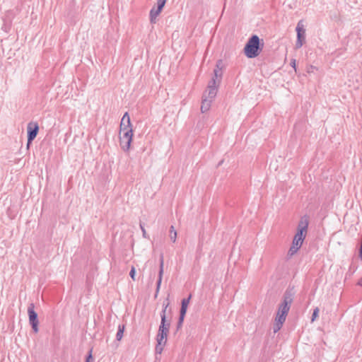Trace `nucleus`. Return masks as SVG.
Listing matches in <instances>:
<instances>
[{
	"label": "nucleus",
	"mask_w": 362,
	"mask_h": 362,
	"mask_svg": "<svg viewBox=\"0 0 362 362\" xmlns=\"http://www.w3.org/2000/svg\"><path fill=\"white\" fill-rule=\"evenodd\" d=\"M294 293L292 290L287 289L284 293L282 301L279 305L276 316L273 325L274 333L279 332L286 321L291 305L293 300Z\"/></svg>",
	"instance_id": "f257e3e1"
},
{
	"label": "nucleus",
	"mask_w": 362,
	"mask_h": 362,
	"mask_svg": "<svg viewBox=\"0 0 362 362\" xmlns=\"http://www.w3.org/2000/svg\"><path fill=\"white\" fill-rule=\"evenodd\" d=\"M264 46L263 39H259L257 35L250 36V58L259 55Z\"/></svg>",
	"instance_id": "f03ea898"
},
{
	"label": "nucleus",
	"mask_w": 362,
	"mask_h": 362,
	"mask_svg": "<svg viewBox=\"0 0 362 362\" xmlns=\"http://www.w3.org/2000/svg\"><path fill=\"white\" fill-rule=\"evenodd\" d=\"M309 225V217L307 215L302 216L298 223L297 231L294 235V238L304 241Z\"/></svg>",
	"instance_id": "7ed1b4c3"
},
{
	"label": "nucleus",
	"mask_w": 362,
	"mask_h": 362,
	"mask_svg": "<svg viewBox=\"0 0 362 362\" xmlns=\"http://www.w3.org/2000/svg\"><path fill=\"white\" fill-rule=\"evenodd\" d=\"M34 308V303H30L28 307V314L29 317V322L32 327L33 330L34 331L35 333H37L39 331V321L37 317V313L35 311Z\"/></svg>",
	"instance_id": "20e7f679"
},
{
	"label": "nucleus",
	"mask_w": 362,
	"mask_h": 362,
	"mask_svg": "<svg viewBox=\"0 0 362 362\" xmlns=\"http://www.w3.org/2000/svg\"><path fill=\"white\" fill-rule=\"evenodd\" d=\"M122 135L120 136V145L124 150H129L132 141L133 130L132 128L127 131L122 132Z\"/></svg>",
	"instance_id": "39448f33"
},
{
	"label": "nucleus",
	"mask_w": 362,
	"mask_h": 362,
	"mask_svg": "<svg viewBox=\"0 0 362 362\" xmlns=\"http://www.w3.org/2000/svg\"><path fill=\"white\" fill-rule=\"evenodd\" d=\"M296 30L297 32L296 47V48H300L305 41V30L303 28V25L302 24L301 21L298 23Z\"/></svg>",
	"instance_id": "423d86ee"
},
{
	"label": "nucleus",
	"mask_w": 362,
	"mask_h": 362,
	"mask_svg": "<svg viewBox=\"0 0 362 362\" xmlns=\"http://www.w3.org/2000/svg\"><path fill=\"white\" fill-rule=\"evenodd\" d=\"M28 146L35 139L39 131V126L37 122H30L28 124Z\"/></svg>",
	"instance_id": "0eeeda50"
},
{
	"label": "nucleus",
	"mask_w": 362,
	"mask_h": 362,
	"mask_svg": "<svg viewBox=\"0 0 362 362\" xmlns=\"http://www.w3.org/2000/svg\"><path fill=\"white\" fill-rule=\"evenodd\" d=\"M169 304H170L169 302H167L166 304L163 303L164 308L160 313L161 322H160V325H163V329H165L168 330L170 329V320H167V317H166L167 308L168 307Z\"/></svg>",
	"instance_id": "6e6552de"
},
{
	"label": "nucleus",
	"mask_w": 362,
	"mask_h": 362,
	"mask_svg": "<svg viewBox=\"0 0 362 362\" xmlns=\"http://www.w3.org/2000/svg\"><path fill=\"white\" fill-rule=\"evenodd\" d=\"M132 127V123L129 113L127 112L123 115L120 122V134L122 132L127 131Z\"/></svg>",
	"instance_id": "1a4fd4ad"
},
{
	"label": "nucleus",
	"mask_w": 362,
	"mask_h": 362,
	"mask_svg": "<svg viewBox=\"0 0 362 362\" xmlns=\"http://www.w3.org/2000/svg\"><path fill=\"white\" fill-rule=\"evenodd\" d=\"M303 243V241H300V240H298V239H296L293 238L291 246L288 250L287 255L289 257L293 256L298 251V250L301 247Z\"/></svg>",
	"instance_id": "9d476101"
},
{
	"label": "nucleus",
	"mask_w": 362,
	"mask_h": 362,
	"mask_svg": "<svg viewBox=\"0 0 362 362\" xmlns=\"http://www.w3.org/2000/svg\"><path fill=\"white\" fill-rule=\"evenodd\" d=\"M163 265H164V261H163V255L160 254V264H159V272H158V279L156 283V293H158V291L160 289V286L162 281L163 274Z\"/></svg>",
	"instance_id": "9b49d317"
},
{
	"label": "nucleus",
	"mask_w": 362,
	"mask_h": 362,
	"mask_svg": "<svg viewBox=\"0 0 362 362\" xmlns=\"http://www.w3.org/2000/svg\"><path fill=\"white\" fill-rule=\"evenodd\" d=\"M169 330L163 329V325H160L158 328V332L156 336V341H167V337L168 334Z\"/></svg>",
	"instance_id": "f8f14e48"
},
{
	"label": "nucleus",
	"mask_w": 362,
	"mask_h": 362,
	"mask_svg": "<svg viewBox=\"0 0 362 362\" xmlns=\"http://www.w3.org/2000/svg\"><path fill=\"white\" fill-rule=\"evenodd\" d=\"M211 102H212V100H209L206 98V92H205L203 95V99H202V105H201V111L202 113H204L209 110V108L211 107Z\"/></svg>",
	"instance_id": "ddd939ff"
},
{
	"label": "nucleus",
	"mask_w": 362,
	"mask_h": 362,
	"mask_svg": "<svg viewBox=\"0 0 362 362\" xmlns=\"http://www.w3.org/2000/svg\"><path fill=\"white\" fill-rule=\"evenodd\" d=\"M217 93V88H211L208 87V92L206 98L209 100H213V99L216 97Z\"/></svg>",
	"instance_id": "4468645a"
},
{
	"label": "nucleus",
	"mask_w": 362,
	"mask_h": 362,
	"mask_svg": "<svg viewBox=\"0 0 362 362\" xmlns=\"http://www.w3.org/2000/svg\"><path fill=\"white\" fill-rule=\"evenodd\" d=\"M161 11L157 8H153L150 11V18L151 23H155L156 17L160 14Z\"/></svg>",
	"instance_id": "2eb2a0df"
},
{
	"label": "nucleus",
	"mask_w": 362,
	"mask_h": 362,
	"mask_svg": "<svg viewBox=\"0 0 362 362\" xmlns=\"http://www.w3.org/2000/svg\"><path fill=\"white\" fill-rule=\"evenodd\" d=\"M124 329H125V325H119L118 326V330H117V334H116V339L117 341H120L122 339V337H123V334H124Z\"/></svg>",
	"instance_id": "dca6fc26"
},
{
	"label": "nucleus",
	"mask_w": 362,
	"mask_h": 362,
	"mask_svg": "<svg viewBox=\"0 0 362 362\" xmlns=\"http://www.w3.org/2000/svg\"><path fill=\"white\" fill-rule=\"evenodd\" d=\"M170 238L173 243L176 241L177 231L175 230L173 226H171L170 228Z\"/></svg>",
	"instance_id": "f3484780"
},
{
	"label": "nucleus",
	"mask_w": 362,
	"mask_h": 362,
	"mask_svg": "<svg viewBox=\"0 0 362 362\" xmlns=\"http://www.w3.org/2000/svg\"><path fill=\"white\" fill-rule=\"evenodd\" d=\"M165 344H166V341H160V343H159V341H157V345L156 346V352L157 354H161Z\"/></svg>",
	"instance_id": "a211bd4d"
},
{
	"label": "nucleus",
	"mask_w": 362,
	"mask_h": 362,
	"mask_svg": "<svg viewBox=\"0 0 362 362\" xmlns=\"http://www.w3.org/2000/svg\"><path fill=\"white\" fill-rule=\"evenodd\" d=\"M167 0H158L157 1V9L162 11Z\"/></svg>",
	"instance_id": "6ab92c4d"
},
{
	"label": "nucleus",
	"mask_w": 362,
	"mask_h": 362,
	"mask_svg": "<svg viewBox=\"0 0 362 362\" xmlns=\"http://www.w3.org/2000/svg\"><path fill=\"white\" fill-rule=\"evenodd\" d=\"M191 296H192L189 295V296L187 298H184V299L182 300L181 307H185V308H187L188 307V305L189 303V300H190Z\"/></svg>",
	"instance_id": "aec40b11"
},
{
	"label": "nucleus",
	"mask_w": 362,
	"mask_h": 362,
	"mask_svg": "<svg viewBox=\"0 0 362 362\" xmlns=\"http://www.w3.org/2000/svg\"><path fill=\"white\" fill-rule=\"evenodd\" d=\"M243 51L245 56L249 58V40L245 43Z\"/></svg>",
	"instance_id": "412c9836"
},
{
	"label": "nucleus",
	"mask_w": 362,
	"mask_h": 362,
	"mask_svg": "<svg viewBox=\"0 0 362 362\" xmlns=\"http://www.w3.org/2000/svg\"><path fill=\"white\" fill-rule=\"evenodd\" d=\"M184 318L185 317H183L179 316L178 322H177V330H179L182 327V323H183V321H184Z\"/></svg>",
	"instance_id": "4be33fe9"
},
{
	"label": "nucleus",
	"mask_w": 362,
	"mask_h": 362,
	"mask_svg": "<svg viewBox=\"0 0 362 362\" xmlns=\"http://www.w3.org/2000/svg\"><path fill=\"white\" fill-rule=\"evenodd\" d=\"M318 313H319V309L318 308H316L314 310H313V315H312V318H311V321L313 322L316 317L318 316Z\"/></svg>",
	"instance_id": "5701e85b"
},
{
	"label": "nucleus",
	"mask_w": 362,
	"mask_h": 362,
	"mask_svg": "<svg viewBox=\"0 0 362 362\" xmlns=\"http://www.w3.org/2000/svg\"><path fill=\"white\" fill-rule=\"evenodd\" d=\"M214 78H215L216 79L218 77L221 78V76H222V71H220V70H218L217 69H215L214 70Z\"/></svg>",
	"instance_id": "b1692460"
},
{
	"label": "nucleus",
	"mask_w": 362,
	"mask_h": 362,
	"mask_svg": "<svg viewBox=\"0 0 362 362\" xmlns=\"http://www.w3.org/2000/svg\"><path fill=\"white\" fill-rule=\"evenodd\" d=\"M93 361V355H92V349L88 352V356L86 358V362H92Z\"/></svg>",
	"instance_id": "393cba45"
},
{
	"label": "nucleus",
	"mask_w": 362,
	"mask_h": 362,
	"mask_svg": "<svg viewBox=\"0 0 362 362\" xmlns=\"http://www.w3.org/2000/svg\"><path fill=\"white\" fill-rule=\"evenodd\" d=\"M216 81L215 78H213L209 83L208 87L211 88H217L216 87Z\"/></svg>",
	"instance_id": "a878e982"
},
{
	"label": "nucleus",
	"mask_w": 362,
	"mask_h": 362,
	"mask_svg": "<svg viewBox=\"0 0 362 362\" xmlns=\"http://www.w3.org/2000/svg\"><path fill=\"white\" fill-rule=\"evenodd\" d=\"M135 275H136V269H135L134 267H132L130 270V272H129V276L134 281H135Z\"/></svg>",
	"instance_id": "bb28decb"
},
{
	"label": "nucleus",
	"mask_w": 362,
	"mask_h": 362,
	"mask_svg": "<svg viewBox=\"0 0 362 362\" xmlns=\"http://www.w3.org/2000/svg\"><path fill=\"white\" fill-rule=\"evenodd\" d=\"M187 308L181 307L180 310V316L185 317L187 313Z\"/></svg>",
	"instance_id": "cd10ccee"
},
{
	"label": "nucleus",
	"mask_w": 362,
	"mask_h": 362,
	"mask_svg": "<svg viewBox=\"0 0 362 362\" xmlns=\"http://www.w3.org/2000/svg\"><path fill=\"white\" fill-rule=\"evenodd\" d=\"M222 68H223V62H222L221 59H219L216 62V69H217L218 70L221 71Z\"/></svg>",
	"instance_id": "c85d7f7f"
},
{
	"label": "nucleus",
	"mask_w": 362,
	"mask_h": 362,
	"mask_svg": "<svg viewBox=\"0 0 362 362\" xmlns=\"http://www.w3.org/2000/svg\"><path fill=\"white\" fill-rule=\"evenodd\" d=\"M140 228H141V230L142 231V235H143V237L145 238H148V237L147 236V234H146V231L143 226V224L141 223H140Z\"/></svg>",
	"instance_id": "c756f323"
},
{
	"label": "nucleus",
	"mask_w": 362,
	"mask_h": 362,
	"mask_svg": "<svg viewBox=\"0 0 362 362\" xmlns=\"http://www.w3.org/2000/svg\"><path fill=\"white\" fill-rule=\"evenodd\" d=\"M291 65L294 69H296V60H295V59L291 60Z\"/></svg>",
	"instance_id": "7c9ffc66"
},
{
	"label": "nucleus",
	"mask_w": 362,
	"mask_h": 362,
	"mask_svg": "<svg viewBox=\"0 0 362 362\" xmlns=\"http://www.w3.org/2000/svg\"><path fill=\"white\" fill-rule=\"evenodd\" d=\"M357 285L362 286V277L358 280Z\"/></svg>",
	"instance_id": "2f4dec72"
}]
</instances>
